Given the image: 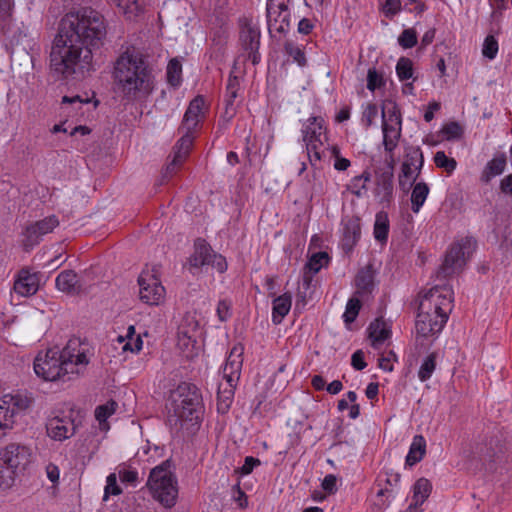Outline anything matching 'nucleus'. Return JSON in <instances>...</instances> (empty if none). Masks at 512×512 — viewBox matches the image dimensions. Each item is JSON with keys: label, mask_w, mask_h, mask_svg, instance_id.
Instances as JSON below:
<instances>
[{"label": "nucleus", "mask_w": 512, "mask_h": 512, "mask_svg": "<svg viewBox=\"0 0 512 512\" xmlns=\"http://www.w3.org/2000/svg\"><path fill=\"white\" fill-rule=\"evenodd\" d=\"M106 35V21L100 12L83 7L67 13L51 48V70L64 79L84 78L93 70V52L104 45Z\"/></svg>", "instance_id": "1"}, {"label": "nucleus", "mask_w": 512, "mask_h": 512, "mask_svg": "<svg viewBox=\"0 0 512 512\" xmlns=\"http://www.w3.org/2000/svg\"><path fill=\"white\" fill-rule=\"evenodd\" d=\"M113 79L117 92L124 99L148 97L155 82L149 55L134 46L127 47L114 63Z\"/></svg>", "instance_id": "2"}, {"label": "nucleus", "mask_w": 512, "mask_h": 512, "mask_svg": "<svg viewBox=\"0 0 512 512\" xmlns=\"http://www.w3.org/2000/svg\"><path fill=\"white\" fill-rule=\"evenodd\" d=\"M173 415L180 422L199 424L204 405L200 390L196 385L181 382L171 394Z\"/></svg>", "instance_id": "3"}, {"label": "nucleus", "mask_w": 512, "mask_h": 512, "mask_svg": "<svg viewBox=\"0 0 512 512\" xmlns=\"http://www.w3.org/2000/svg\"><path fill=\"white\" fill-rule=\"evenodd\" d=\"M147 486L153 498L164 507L171 508L176 504L178 496L177 480L166 463L151 470Z\"/></svg>", "instance_id": "4"}, {"label": "nucleus", "mask_w": 512, "mask_h": 512, "mask_svg": "<svg viewBox=\"0 0 512 512\" xmlns=\"http://www.w3.org/2000/svg\"><path fill=\"white\" fill-rule=\"evenodd\" d=\"M476 248V241L472 237H465L454 243L447 251L438 276L447 277L458 269H462Z\"/></svg>", "instance_id": "5"}, {"label": "nucleus", "mask_w": 512, "mask_h": 512, "mask_svg": "<svg viewBox=\"0 0 512 512\" xmlns=\"http://www.w3.org/2000/svg\"><path fill=\"white\" fill-rule=\"evenodd\" d=\"M71 363H62V350L56 347L48 349L44 355L39 353L34 360V371L37 376L46 381H56L62 379V370L67 369Z\"/></svg>", "instance_id": "6"}, {"label": "nucleus", "mask_w": 512, "mask_h": 512, "mask_svg": "<svg viewBox=\"0 0 512 512\" xmlns=\"http://www.w3.org/2000/svg\"><path fill=\"white\" fill-rule=\"evenodd\" d=\"M158 270H143L138 277L140 300L148 305H158L165 295V288L157 276Z\"/></svg>", "instance_id": "7"}, {"label": "nucleus", "mask_w": 512, "mask_h": 512, "mask_svg": "<svg viewBox=\"0 0 512 512\" xmlns=\"http://www.w3.org/2000/svg\"><path fill=\"white\" fill-rule=\"evenodd\" d=\"M0 461L21 472L31 462V450L22 444H8L6 447L0 448Z\"/></svg>", "instance_id": "8"}, {"label": "nucleus", "mask_w": 512, "mask_h": 512, "mask_svg": "<svg viewBox=\"0 0 512 512\" xmlns=\"http://www.w3.org/2000/svg\"><path fill=\"white\" fill-rule=\"evenodd\" d=\"M243 50L247 53V59L256 65L260 61V31L249 21H245L239 37Z\"/></svg>", "instance_id": "9"}, {"label": "nucleus", "mask_w": 512, "mask_h": 512, "mask_svg": "<svg viewBox=\"0 0 512 512\" xmlns=\"http://www.w3.org/2000/svg\"><path fill=\"white\" fill-rule=\"evenodd\" d=\"M193 131L185 130V133L183 136L176 142L174 148H173V159L172 161L166 166L165 173L163 177L168 178L173 173H175L176 168L180 166L185 159L187 158L191 147L193 145Z\"/></svg>", "instance_id": "10"}, {"label": "nucleus", "mask_w": 512, "mask_h": 512, "mask_svg": "<svg viewBox=\"0 0 512 512\" xmlns=\"http://www.w3.org/2000/svg\"><path fill=\"white\" fill-rule=\"evenodd\" d=\"M341 248L345 254L353 251L361 237L360 218L353 216L342 221Z\"/></svg>", "instance_id": "11"}, {"label": "nucleus", "mask_w": 512, "mask_h": 512, "mask_svg": "<svg viewBox=\"0 0 512 512\" xmlns=\"http://www.w3.org/2000/svg\"><path fill=\"white\" fill-rule=\"evenodd\" d=\"M424 165V156L418 146H408L405 148L404 161L401 166L402 176H414L416 181Z\"/></svg>", "instance_id": "12"}, {"label": "nucleus", "mask_w": 512, "mask_h": 512, "mask_svg": "<svg viewBox=\"0 0 512 512\" xmlns=\"http://www.w3.org/2000/svg\"><path fill=\"white\" fill-rule=\"evenodd\" d=\"M46 430L48 436L52 439L63 441L75 434L76 426L74 421L69 418H60L55 416L47 421Z\"/></svg>", "instance_id": "13"}, {"label": "nucleus", "mask_w": 512, "mask_h": 512, "mask_svg": "<svg viewBox=\"0 0 512 512\" xmlns=\"http://www.w3.org/2000/svg\"><path fill=\"white\" fill-rule=\"evenodd\" d=\"M447 320L448 316L446 314H428L427 319L417 316L416 332L422 337L435 336L442 331Z\"/></svg>", "instance_id": "14"}, {"label": "nucleus", "mask_w": 512, "mask_h": 512, "mask_svg": "<svg viewBox=\"0 0 512 512\" xmlns=\"http://www.w3.org/2000/svg\"><path fill=\"white\" fill-rule=\"evenodd\" d=\"M39 289V276L37 273H30L26 269H22L18 273L13 286L16 294L22 297L34 295Z\"/></svg>", "instance_id": "15"}, {"label": "nucleus", "mask_w": 512, "mask_h": 512, "mask_svg": "<svg viewBox=\"0 0 512 512\" xmlns=\"http://www.w3.org/2000/svg\"><path fill=\"white\" fill-rule=\"evenodd\" d=\"M204 105L205 100L203 96L198 95L192 99L184 114L180 129L194 131L204 116Z\"/></svg>", "instance_id": "16"}, {"label": "nucleus", "mask_w": 512, "mask_h": 512, "mask_svg": "<svg viewBox=\"0 0 512 512\" xmlns=\"http://www.w3.org/2000/svg\"><path fill=\"white\" fill-rule=\"evenodd\" d=\"M394 174L390 171H383L376 177L375 196L381 204H389L393 198Z\"/></svg>", "instance_id": "17"}, {"label": "nucleus", "mask_w": 512, "mask_h": 512, "mask_svg": "<svg viewBox=\"0 0 512 512\" xmlns=\"http://www.w3.org/2000/svg\"><path fill=\"white\" fill-rule=\"evenodd\" d=\"M242 348L234 347L226 361L223 369L224 378H226L230 387H234L235 382L239 379L242 366Z\"/></svg>", "instance_id": "18"}, {"label": "nucleus", "mask_w": 512, "mask_h": 512, "mask_svg": "<svg viewBox=\"0 0 512 512\" xmlns=\"http://www.w3.org/2000/svg\"><path fill=\"white\" fill-rule=\"evenodd\" d=\"M56 287L69 295H77L82 291L77 274L73 270L62 271L55 280Z\"/></svg>", "instance_id": "19"}, {"label": "nucleus", "mask_w": 512, "mask_h": 512, "mask_svg": "<svg viewBox=\"0 0 512 512\" xmlns=\"http://www.w3.org/2000/svg\"><path fill=\"white\" fill-rule=\"evenodd\" d=\"M382 131H383V145L386 153H391L398 145V140L401 136V126H394L388 124L385 120V108L382 110Z\"/></svg>", "instance_id": "20"}, {"label": "nucleus", "mask_w": 512, "mask_h": 512, "mask_svg": "<svg viewBox=\"0 0 512 512\" xmlns=\"http://www.w3.org/2000/svg\"><path fill=\"white\" fill-rule=\"evenodd\" d=\"M267 25L271 36H273V31L280 34H286L290 29L289 8L287 7L283 10L278 9L270 18L267 17Z\"/></svg>", "instance_id": "21"}, {"label": "nucleus", "mask_w": 512, "mask_h": 512, "mask_svg": "<svg viewBox=\"0 0 512 512\" xmlns=\"http://www.w3.org/2000/svg\"><path fill=\"white\" fill-rule=\"evenodd\" d=\"M374 270L371 264L360 269L355 277V285L357 287L356 294L363 296L370 294L374 289Z\"/></svg>", "instance_id": "22"}, {"label": "nucleus", "mask_w": 512, "mask_h": 512, "mask_svg": "<svg viewBox=\"0 0 512 512\" xmlns=\"http://www.w3.org/2000/svg\"><path fill=\"white\" fill-rule=\"evenodd\" d=\"M195 251L189 258L191 267L199 268L208 264L211 259L212 249L210 245L201 238H198L194 244Z\"/></svg>", "instance_id": "23"}, {"label": "nucleus", "mask_w": 512, "mask_h": 512, "mask_svg": "<svg viewBox=\"0 0 512 512\" xmlns=\"http://www.w3.org/2000/svg\"><path fill=\"white\" fill-rule=\"evenodd\" d=\"M128 20L136 19L143 11L145 0H111Z\"/></svg>", "instance_id": "24"}, {"label": "nucleus", "mask_w": 512, "mask_h": 512, "mask_svg": "<svg viewBox=\"0 0 512 512\" xmlns=\"http://www.w3.org/2000/svg\"><path fill=\"white\" fill-rule=\"evenodd\" d=\"M426 453V441L422 435H416L413 438L409 452L406 456L405 464L413 466L420 462Z\"/></svg>", "instance_id": "25"}, {"label": "nucleus", "mask_w": 512, "mask_h": 512, "mask_svg": "<svg viewBox=\"0 0 512 512\" xmlns=\"http://www.w3.org/2000/svg\"><path fill=\"white\" fill-rule=\"evenodd\" d=\"M292 304V297L289 293H284L273 300L272 320L275 324H280L282 319L289 313Z\"/></svg>", "instance_id": "26"}, {"label": "nucleus", "mask_w": 512, "mask_h": 512, "mask_svg": "<svg viewBox=\"0 0 512 512\" xmlns=\"http://www.w3.org/2000/svg\"><path fill=\"white\" fill-rule=\"evenodd\" d=\"M369 338L372 341V346L374 348H377L379 345H381L389 336H390V330L386 328L385 322L376 319L374 322H372L369 325Z\"/></svg>", "instance_id": "27"}, {"label": "nucleus", "mask_w": 512, "mask_h": 512, "mask_svg": "<svg viewBox=\"0 0 512 512\" xmlns=\"http://www.w3.org/2000/svg\"><path fill=\"white\" fill-rule=\"evenodd\" d=\"M429 186L425 182H418L413 186L411 193V209L418 213L423 206L429 194Z\"/></svg>", "instance_id": "28"}, {"label": "nucleus", "mask_w": 512, "mask_h": 512, "mask_svg": "<svg viewBox=\"0 0 512 512\" xmlns=\"http://www.w3.org/2000/svg\"><path fill=\"white\" fill-rule=\"evenodd\" d=\"M78 346L77 341L70 340L67 345L62 349V363H71L72 365H67L66 370H62V378H64L68 374H78L79 370L78 367L73 362L74 358V351L76 350V347Z\"/></svg>", "instance_id": "29"}, {"label": "nucleus", "mask_w": 512, "mask_h": 512, "mask_svg": "<svg viewBox=\"0 0 512 512\" xmlns=\"http://www.w3.org/2000/svg\"><path fill=\"white\" fill-rule=\"evenodd\" d=\"M438 292V286L429 289L422 297L418 306V317L427 319L428 314H434V299L433 295Z\"/></svg>", "instance_id": "30"}, {"label": "nucleus", "mask_w": 512, "mask_h": 512, "mask_svg": "<svg viewBox=\"0 0 512 512\" xmlns=\"http://www.w3.org/2000/svg\"><path fill=\"white\" fill-rule=\"evenodd\" d=\"M309 124L303 129V141L314 140L318 141L321 145L320 140L321 129L323 119L319 117H310L308 119Z\"/></svg>", "instance_id": "31"}, {"label": "nucleus", "mask_w": 512, "mask_h": 512, "mask_svg": "<svg viewBox=\"0 0 512 512\" xmlns=\"http://www.w3.org/2000/svg\"><path fill=\"white\" fill-rule=\"evenodd\" d=\"M389 221L387 214L380 212L376 215L374 224V237L380 243H385L388 239Z\"/></svg>", "instance_id": "32"}, {"label": "nucleus", "mask_w": 512, "mask_h": 512, "mask_svg": "<svg viewBox=\"0 0 512 512\" xmlns=\"http://www.w3.org/2000/svg\"><path fill=\"white\" fill-rule=\"evenodd\" d=\"M432 491V484L426 478L418 479L413 486V500L423 504Z\"/></svg>", "instance_id": "33"}, {"label": "nucleus", "mask_w": 512, "mask_h": 512, "mask_svg": "<svg viewBox=\"0 0 512 512\" xmlns=\"http://www.w3.org/2000/svg\"><path fill=\"white\" fill-rule=\"evenodd\" d=\"M167 82L174 88L182 82V64L177 58L169 61L166 71Z\"/></svg>", "instance_id": "34"}, {"label": "nucleus", "mask_w": 512, "mask_h": 512, "mask_svg": "<svg viewBox=\"0 0 512 512\" xmlns=\"http://www.w3.org/2000/svg\"><path fill=\"white\" fill-rule=\"evenodd\" d=\"M441 288L438 286V292H436V295H433L434 299V314L437 313L440 314H446L449 315L451 311V304H452V296L450 294H442L440 292Z\"/></svg>", "instance_id": "35"}, {"label": "nucleus", "mask_w": 512, "mask_h": 512, "mask_svg": "<svg viewBox=\"0 0 512 512\" xmlns=\"http://www.w3.org/2000/svg\"><path fill=\"white\" fill-rule=\"evenodd\" d=\"M14 418L15 417L12 406H10L9 403L4 400V398L0 399V429H11L15 422Z\"/></svg>", "instance_id": "36"}, {"label": "nucleus", "mask_w": 512, "mask_h": 512, "mask_svg": "<svg viewBox=\"0 0 512 512\" xmlns=\"http://www.w3.org/2000/svg\"><path fill=\"white\" fill-rule=\"evenodd\" d=\"M329 262V255L327 252H316L311 255L308 262L305 264L304 270H308L312 274H316L320 269Z\"/></svg>", "instance_id": "37"}, {"label": "nucleus", "mask_w": 512, "mask_h": 512, "mask_svg": "<svg viewBox=\"0 0 512 512\" xmlns=\"http://www.w3.org/2000/svg\"><path fill=\"white\" fill-rule=\"evenodd\" d=\"M436 359L437 354L433 352L426 356L425 359L423 360L418 371V377L422 382L427 381L432 376L436 368Z\"/></svg>", "instance_id": "38"}, {"label": "nucleus", "mask_w": 512, "mask_h": 512, "mask_svg": "<svg viewBox=\"0 0 512 512\" xmlns=\"http://www.w3.org/2000/svg\"><path fill=\"white\" fill-rule=\"evenodd\" d=\"M505 166L506 156L504 154H502L499 157L493 158L491 161H489L484 171V174H486V181H489L491 177L503 173Z\"/></svg>", "instance_id": "39"}, {"label": "nucleus", "mask_w": 512, "mask_h": 512, "mask_svg": "<svg viewBox=\"0 0 512 512\" xmlns=\"http://www.w3.org/2000/svg\"><path fill=\"white\" fill-rule=\"evenodd\" d=\"M396 73L400 81L413 77V62L410 58L400 57L396 64Z\"/></svg>", "instance_id": "40"}, {"label": "nucleus", "mask_w": 512, "mask_h": 512, "mask_svg": "<svg viewBox=\"0 0 512 512\" xmlns=\"http://www.w3.org/2000/svg\"><path fill=\"white\" fill-rule=\"evenodd\" d=\"M23 245L26 250H29L33 246L37 245L42 237L36 228L35 223L28 225L23 233Z\"/></svg>", "instance_id": "41"}, {"label": "nucleus", "mask_w": 512, "mask_h": 512, "mask_svg": "<svg viewBox=\"0 0 512 512\" xmlns=\"http://www.w3.org/2000/svg\"><path fill=\"white\" fill-rule=\"evenodd\" d=\"M284 50L287 55L293 58V60L301 67L306 66L307 60L304 51L298 46L294 45L291 41H286L284 44Z\"/></svg>", "instance_id": "42"}, {"label": "nucleus", "mask_w": 512, "mask_h": 512, "mask_svg": "<svg viewBox=\"0 0 512 512\" xmlns=\"http://www.w3.org/2000/svg\"><path fill=\"white\" fill-rule=\"evenodd\" d=\"M361 308V301L357 297L348 300L346 310L343 314L344 322L350 324L355 321Z\"/></svg>", "instance_id": "43"}, {"label": "nucleus", "mask_w": 512, "mask_h": 512, "mask_svg": "<svg viewBox=\"0 0 512 512\" xmlns=\"http://www.w3.org/2000/svg\"><path fill=\"white\" fill-rule=\"evenodd\" d=\"M434 162L437 167L443 168L448 173L456 169L457 162L454 158H449L444 151H437L434 156Z\"/></svg>", "instance_id": "44"}, {"label": "nucleus", "mask_w": 512, "mask_h": 512, "mask_svg": "<svg viewBox=\"0 0 512 512\" xmlns=\"http://www.w3.org/2000/svg\"><path fill=\"white\" fill-rule=\"evenodd\" d=\"M398 44L404 48L409 49L417 44V32L413 28L404 29L398 37Z\"/></svg>", "instance_id": "45"}, {"label": "nucleus", "mask_w": 512, "mask_h": 512, "mask_svg": "<svg viewBox=\"0 0 512 512\" xmlns=\"http://www.w3.org/2000/svg\"><path fill=\"white\" fill-rule=\"evenodd\" d=\"M6 402L12 406V410L14 411V417L16 416L18 411L26 410L30 406V399L27 397H22L20 395L16 396H4L3 397Z\"/></svg>", "instance_id": "46"}, {"label": "nucleus", "mask_w": 512, "mask_h": 512, "mask_svg": "<svg viewBox=\"0 0 512 512\" xmlns=\"http://www.w3.org/2000/svg\"><path fill=\"white\" fill-rule=\"evenodd\" d=\"M39 234L46 235L54 230L59 225V221L56 216H49L42 220L34 222Z\"/></svg>", "instance_id": "47"}, {"label": "nucleus", "mask_w": 512, "mask_h": 512, "mask_svg": "<svg viewBox=\"0 0 512 512\" xmlns=\"http://www.w3.org/2000/svg\"><path fill=\"white\" fill-rule=\"evenodd\" d=\"M384 85L382 74L378 73L375 68H370L367 74V88L373 92Z\"/></svg>", "instance_id": "48"}, {"label": "nucleus", "mask_w": 512, "mask_h": 512, "mask_svg": "<svg viewBox=\"0 0 512 512\" xmlns=\"http://www.w3.org/2000/svg\"><path fill=\"white\" fill-rule=\"evenodd\" d=\"M116 406H117L116 402L111 401L105 405H100L96 408L95 417L99 421L100 424L105 422L115 412Z\"/></svg>", "instance_id": "49"}, {"label": "nucleus", "mask_w": 512, "mask_h": 512, "mask_svg": "<svg viewBox=\"0 0 512 512\" xmlns=\"http://www.w3.org/2000/svg\"><path fill=\"white\" fill-rule=\"evenodd\" d=\"M498 52V42L497 40L489 35L485 38L482 53L483 55L492 60L496 57V54Z\"/></svg>", "instance_id": "50"}, {"label": "nucleus", "mask_w": 512, "mask_h": 512, "mask_svg": "<svg viewBox=\"0 0 512 512\" xmlns=\"http://www.w3.org/2000/svg\"><path fill=\"white\" fill-rule=\"evenodd\" d=\"M237 96H238V91L226 90L225 100H224V102H225L224 115L229 119L232 118L236 112L234 102H235V99L237 98Z\"/></svg>", "instance_id": "51"}, {"label": "nucleus", "mask_w": 512, "mask_h": 512, "mask_svg": "<svg viewBox=\"0 0 512 512\" xmlns=\"http://www.w3.org/2000/svg\"><path fill=\"white\" fill-rule=\"evenodd\" d=\"M442 132L446 135L447 139H458L463 134V129L458 122H449L442 128Z\"/></svg>", "instance_id": "52"}, {"label": "nucleus", "mask_w": 512, "mask_h": 512, "mask_svg": "<svg viewBox=\"0 0 512 512\" xmlns=\"http://www.w3.org/2000/svg\"><path fill=\"white\" fill-rule=\"evenodd\" d=\"M260 464L261 462L258 458L247 456L244 460V464L242 465V467L237 468L235 472L240 473L242 475H248L253 471L254 467L259 466Z\"/></svg>", "instance_id": "53"}, {"label": "nucleus", "mask_w": 512, "mask_h": 512, "mask_svg": "<svg viewBox=\"0 0 512 512\" xmlns=\"http://www.w3.org/2000/svg\"><path fill=\"white\" fill-rule=\"evenodd\" d=\"M215 268L218 272L223 273L227 269V262L225 257L220 254H216L215 252H211V259H209L208 264Z\"/></svg>", "instance_id": "54"}, {"label": "nucleus", "mask_w": 512, "mask_h": 512, "mask_svg": "<svg viewBox=\"0 0 512 512\" xmlns=\"http://www.w3.org/2000/svg\"><path fill=\"white\" fill-rule=\"evenodd\" d=\"M347 189L360 198L365 195L367 186L360 181V178L353 177Z\"/></svg>", "instance_id": "55"}, {"label": "nucleus", "mask_w": 512, "mask_h": 512, "mask_svg": "<svg viewBox=\"0 0 512 512\" xmlns=\"http://www.w3.org/2000/svg\"><path fill=\"white\" fill-rule=\"evenodd\" d=\"M288 3L289 0H267L266 16L270 18L278 9L283 10L287 8Z\"/></svg>", "instance_id": "56"}, {"label": "nucleus", "mask_w": 512, "mask_h": 512, "mask_svg": "<svg viewBox=\"0 0 512 512\" xmlns=\"http://www.w3.org/2000/svg\"><path fill=\"white\" fill-rule=\"evenodd\" d=\"M122 493L121 488L117 484L116 475L114 473L110 474L107 477V485L105 487V497L106 499L109 494L119 495Z\"/></svg>", "instance_id": "57"}, {"label": "nucleus", "mask_w": 512, "mask_h": 512, "mask_svg": "<svg viewBox=\"0 0 512 512\" xmlns=\"http://www.w3.org/2000/svg\"><path fill=\"white\" fill-rule=\"evenodd\" d=\"M401 10V0H386L383 12L386 17L392 18Z\"/></svg>", "instance_id": "58"}, {"label": "nucleus", "mask_w": 512, "mask_h": 512, "mask_svg": "<svg viewBox=\"0 0 512 512\" xmlns=\"http://www.w3.org/2000/svg\"><path fill=\"white\" fill-rule=\"evenodd\" d=\"M231 303L227 300H220L217 305V316L220 321H226L231 313H230Z\"/></svg>", "instance_id": "59"}, {"label": "nucleus", "mask_w": 512, "mask_h": 512, "mask_svg": "<svg viewBox=\"0 0 512 512\" xmlns=\"http://www.w3.org/2000/svg\"><path fill=\"white\" fill-rule=\"evenodd\" d=\"M378 115V108L376 104L370 103L363 112L362 120L366 121V126L372 125L374 119Z\"/></svg>", "instance_id": "60"}, {"label": "nucleus", "mask_w": 512, "mask_h": 512, "mask_svg": "<svg viewBox=\"0 0 512 512\" xmlns=\"http://www.w3.org/2000/svg\"><path fill=\"white\" fill-rule=\"evenodd\" d=\"M322 488L329 494H334L337 491V478L333 474H328L324 477L322 484Z\"/></svg>", "instance_id": "61"}, {"label": "nucleus", "mask_w": 512, "mask_h": 512, "mask_svg": "<svg viewBox=\"0 0 512 512\" xmlns=\"http://www.w3.org/2000/svg\"><path fill=\"white\" fill-rule=\"evenodd\" d=\"M119 477L121 482L135 486L138 480V473L134 470L123 469L119 471Z\"/></svg>", "instance_id": "62"}, {"label": "nucleus", "mask_w": 512, "mask_h": 512, "mask_svg": "<svg viewBox=\"0 0 512 512\" xmlns=\"http://www.w3.org/2000/svg\"><path fill=\"white\" fill-rule=\"evenodd\" d=\"M351 365L356 370H363L366 368L367 363L364 360V353L362 350H357L353 353L351 357Z\"/></svg>", "instance_id": "63"}, {"label": "nucleus", "mask_w": 512, "mask_h": 512, "mask_svg": "<svg viewBox=\"0 0 512 512\" xmlns=\"http://www.w3.org/2000/svg\"><path fill=\"white\" fill-rule=\"evenodd\" d=\"M391 104V108H388L386 106L383 107V109L385 108V114L388 113V120L391 121V122H395V125L397 126H401V114H400V111L397 109V106L396 104L394 103H390Z\"/></svg>", "instance_id": "64"}]
</instances>
